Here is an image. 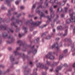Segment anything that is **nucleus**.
Instances as JSON below:
<instances>
[{"label":"nucleus","mask_w":75,"mask_h":75,"mask_svg":"<svg viewBox=\"0 0 75 75\" xmlns=\"http://www.w3.org/2000/svg\"><path fill=\"white\" fill-rule=\"evenodd\" d=\"M69 13H71V14H69L70 16L71 17L70 19H68L66 21V23L67 24H69L71 22H74L75 21V17L73 16V15L75 13L73 12L72 9H71L69 10Z\"/></svg>","instance_id":"obj_1"},{"label":"nucleus","mask_w":75,"mask_h":75,"mask_svg":"<svg viewBox=\"0 0 75 75\" xmlns=\"http://www.w3.org/2000/svg\"><path fill=\"white\" fill-rule=\"evenodd\" d=\"M41 23H42L41 21L33 22V19H31L26 22L25 24H31L32 26L35 25L36 26H38V25H40L41 24Z\"/></svg>","instance_id":"obj_2"},{"label":"nucleus","mask_w":75,"mask_h":75,"mask_svg":"<svg viewBox=\"0 0 75 75\" xmlns=\"http://www.w3.org/2000/svg\"><path fill=\"white\" fill-rule=\"evenodd\" d=\"M50 10L51 11V15L50 16H47L46 17V18H47L48 20H49V21H51V20L52 18H54L55 16V15L54 14V11H53V8L52 7H50Z\"/></svg>","instance_id":"obj_3"},{"label":"nucleus","mask_w":75,"mask_h":75,"mask_svg":"<svg viewBox=\"0 0 75 75\" xmlns=\"http://www.w3.org/2000/svg\"><path fill=\"white\" fill-rule=\"evenodd\" d=\"M62 43H60L58 46L57 42L55 43L52 46L50 47V49H53L54 48H55L57 50V52H58V51H59V47H62Z\"/></svg>","instance_id":"obj_4"},{"label":"nucleus","mask_w":75,"mask_h":75,"mask_svg":"<svg viewBox=\"0 0 75 75\" xmlns=\"http://www.w3.org/2000/svg\"><path fill=\"white\" fill-rule=\"evenodd\" d=\"M17 43H20V46H24V48H30L31 45H28L27 44H25V43H23L22 41L19 40L17 41Z\"/></svg>","instance_id":"obj_5"},{"label":"nucleus","mask_w":75,"mask_h":75,"mask_svg":"<svg viewBox=\"0 0 75 75\" xmlns=\"http://www.w3.org/2000/svg\"><path fill=\"white\" fill-rule=\"evenodd\" d=\"M52 54V52H49L45 56V57L48 59L49 58V59H54V57L51 55Z\"/></svg>","instance_id":"obj_6"},{"label":"nucleus","mask_w":75,"mask_h":75,"mask_svg":"<svg viewBox=\"0 0 75 75\" xmlns=\"http://www.w3.org/2000/svg\"><path fill=\"white\" fill-rule=\"evenodd\" d=\"M39 67L42 69H45V70L48 69V67H47L46 66L40 63H39L37 65V68H39Z\"/></svg>","instance_id":"obj_7"},{"label":"nucleus","mask_w":75,"mask_h":75,"mask_svg":"<svg viewBox=\"0 0 75 75\" xmlns=\"http://www.w3.org/2000/svg\"><path fill=\"white\" fill-rule=\"evenodd\" d=\"M69 45H71V50L72 51H74L75 50L74 43H72V40L71 39L69 40Z\"/></svg>","instance_id":"obj_8"},{"label":"nucleus","mask_w":75,"mask_h":75,"mask_svg":"<svg viewBox=\"0 0 75 75\" xmlns=\"http://www.w3.org/2000/svg\"><path fill=\"white\" fill-rule=\"evenodd\" d=\"M46 64L47 65H50L51 67H53L55 66V65H57V62H54L53 64H51V62L49 61H48V60L46 61Z\"/></svg>","instance_id":"obj_9"},{"label":"nucleus","mask_w":75,"mask_h":75,"mask_svg":"<svg viewBox=\"0 0 75 75\" xmlns=\"http://www.w3.org/2000/svg\"><path fill=\"white\" fill-rule=\"evenodd\" d=\"M20 50V47H18L16 48V51H14V52H13V54H14L15 55H21V53H20L17 52V51H18Z\"/></svg>","instance_id":"obj_10"},{"label":"nucleus","mask_w":75,"mask_h":75,"mask_svg":"<svg viewBox=\"0 0 75 75\" xmlns=\"http://www.w3.org/2000/svg\"><path fill=\"white\" fill-rule=\"evenodd\" d=\"M1 18H0V25H1ZM6 28H7V25H5L3 26V25H1L0 26V30H6Z\"/></svg>","instance_id":"obj_11"},{"label":"nucleus","mask_w":75,"mask_h":75,"mask_svg":"<svg viewBox=\"0 0 75 75\" xmlns=\"http://www.w3.org/2000/svg\"><path fill=\"white\" fill-rule=\"evenodd\" d=\"M35 47V46L34 45L32 46L31 48V50H32V51L33 52V54H35L37 52V50H35V49H34V48Z\"/></svg>","instance_id":"obj_12"},{"label":"nucleus","mask_w":75,"mask_h":75,"mask_svg":"<svg viewBox=\"0 0 75 75\" xmlns=\"http://www.w3.org/2000/svg\"><path fill=\"white\" fill-rule=\"evenodd\" d=\"M8 39H10V40H11V42H9V41H7V43H8V44H11L12 42H13V41H14V39L13 38L11 37V36H8Z\"/></svg>","instance_id":"obj_13"},{"label":"nucleus","mask_w":75,"mask_h":75,"mask_svg":"<svg viewBox=\"0 0 75 75\" xmlns=\"http://www.w3.org/2000/svg\"><path fill=\"white\" fill-rule=\"evenodd\" d=\"M42 5H40L37 8V9H36V13H38V14H40V13H41V11H39L38 10L39 8H42Z\"/></svg>","instance_id":"obj_14"},{"label":"nucleus","mask_w":75,"mask_h":75,"mask_svg":"<svg viewBox=\"0 0 75 75\" xmlns=\"http://www.w3.org/2000/svg\"><path fill=\"white\" fill-rule=\"evenodd\" d=\"M67 0H63V2L62 4H61V3L59 2L57 3V4L59 5L64 6V5H65V2L67 1Z\"/></svg>","instance_id":"obj_15"},{"label":"nucleus","mask_w":75,"mask_h":75,"mask_svg":"<svg viewBox=\"0 0 75 75\" xmlns=\"http://www.w3.org/2000/svg\"><path fill=\"white\" fill-rule=\"evenodd\" d=\"M57 17L56 18L54 19V21H57V24H59L60 23V21L58 20V15H56Z\"/></svg>","instance_id":"obj_16"},{"label":"nucleus","mask_w":75,"mask_h":75,"mask_svg":"<svg viewBox=\"0 0 75 75\" xmlns=\"http://www.w3.org/2000/svg\"><path fill=\"white\" fill-rule=\"evenodd\" d=\"M62 68V67L61 66H59L58 67H57L56 69V72H58L59 70L61 69Z\"/></svg>","instance_id":"obj_17"},{"label":"nucleus","mask_w":75,"mask_h":75,"mask_svg":"<svg viewBox=\"0 0 75 75\" xmlns=\"http://www.w3.org/2000/svg\"><path fill=\"white\" fill-rule=\"evenodd\" d=\"M16 8H12L11 9V10H9V11H8V13L7 14V16H11V13H10V11H13V10H15Z\"/></svg>","instance_id":"obj_18"},{"label":"nucleus","mask_w":75,"mask_h":75,"mask_svg":"<svg viewBox=\"0 0 75 75\" xmlns=\"http://www.w3.org/2000/svg\"><path fill=\"white\" fill-rule=\"evenodd\" d=\"M10 60L11 62L14 61V58L13 56V55H11L10 56Z\"/></svg>","instance_id":"obj_19"},{"label":"nucleus","mask_w":75,"mask_h":75,"mask_svg":"<svg viewBox=\"0 0 75 75\" xmlns=\"http://www.w3.org/2000/svg\"><path fill=\"white\" fill-rule=\"evenodd\" d=\"M6 2L8 6H10V0H7L6 1Z\"/></svg>","instance_id":"obj_20"},{"label":"nucleus","mask_w":75,"mask_h":75,"mask_svg":"<svg viewBox=\"0 0 75 75\" xmlns=\"http://www.w3.org/2000/svg\"><path fill=\"white\" fill-rule=\"evenodd\" d=\"M16 22L18 24H19L20 23H22V22L20 21V20H18V19L16 20Z\"/></svg>","instance_id":"obj_21"},{"label":"nucleus","mask_w":75,"mask_h":75,"mask_svg":"<svg viewBox=\"0 0 75 75\" xmlns=\"http://www.w3.org/2000/svg\"><path fill=\"white\" fill-rule=\"evenodd\" d=\"M67 34H68V30H66L65 31L63 35V37H65V36H66V35H67Z\"/></svg>","instance_id":"obj_22"},{"label":"nucleus","mask_w":75,"mask_h":75,"mask_svg":"<svg viewBox=\"0 0 75 75\" xmlns=\"http://www.w3.org/2000/svg\"><path fill=\"white\" fill-rule=\"evenodd\" d=\"M37 69H35L33 71V75H37Z\"/></svg>","instance_id":"obj_23"},{"label":"nucleus","mask_w":75,"mask_h":75,"mask_svg":"<svg viewBox=\"0 0 75 75\" xmlns=\"http://www.w3.org/2000/svg\"><path fill=\"white\" fill-rule=\"evenodd\" d=\"M43 12L44 13V11H43L41 13V14H40V16L41 17H45V14L43 13Z\"/></svg>","instance_id":"obj_24"},{"label":"nucleus","mask_w":75,"mask_h":75,"mask_svg":"<svg viewBox=\"0 0 75 75\" xmlns=\"http://www.w3.org/2000/svg\"><path fill=\"white\" fill-rule=\"evenodd\" d=\"M23 30H25V33H27V32L28 29L26 27L23 26Z\"/></svg>","instance_id":"obj_25"},{"label":"nucleus","mask_w":75,"mask_h":75,"mask_svg":"<svg viewBox=\"0 0 75 75\" xmlns=\"http://www.w3.org/2000/svg\"><path fill=\"white\" fill-rule=\"evenodd\" d=\"M57 30H63L64 28H62V27L61 26H58L57 27Z\"/></svg>","instance_id":"obj_26"},{"label":"nucleus","mask_w":75,"mask_h":75,"mask_svg":"<svg viewBox=\"0 0 75 75\" xmlns=\"http://www.w3.org/2000/svg\"><path fill=\"white\" fill-rule=\"evenodd\" d=\"M2 36L4 38H6V37H7V33H4L3 34Z\"/></svg>","instance_id":"obj_27"},{"label":"nucleus","mask_w":75,"mask_h":75,"mask_svg":"<svg viewBox=\"0 0 75 75\" xmlns=\"http://www.w3.org/2000/svg\"><path fill=\"white\" fill-rule=\"evenodd\" d=\"M35 8V4H34L33 5L32 7V11H31L32 13H33L34 12V11H33L34 9Z\"/></svg>","instance_id":"obj_28"},{"label":"nucleus","mask_w":75,"mask_h":75,"mask_svg":"<svg viewBox=\"0 0 75 75\" xmlns=\"http://www.w3.org/2000/svg\"><path fill=\"white\" fill-rule=\"evenodd\" d=\"M62 11V8H60L58 9L57 10V12H61Z\"/></svg>","instance_id":"obj_29"},{"label":"nucleus","mask_w":75,"mask_h":75,"mask_svg":"<svg viewBox=\"0 0 75 75\" xmlns=\"http://www.w3.org/2000/svg\"><path fill=\"white\" fill-rule=\"evenodd\" d=\"M52 37V36L51 35H48L47 37L46 38V39L47 40H49V39H50Z\"/></svg>","instance_id":"obj_30"},{"label":"nucleus","mask_w":75,"mask_h":75,"mask_svg":"<svg viewBox=\"0 0 75 75\" xmlns=\"http://www.w3.org/2000/svg\"><path fill=\"white\" fill-rule=\"evenodd\" d=\"M68 52V50L66 49L63 51V53L64 54H66Z\"/></svg>","instance_id":"obj_31"},{"label":"nucleus","mask_w":75,"mask_h":75,"mask_svg":"<svg viewBox=\"0 0 75 75\" xmlns=\"http://www.w3.org/2000/svg\"><path fill=\"white\" fill-rule=\"evenodd\" d=\"M64 58V54H62L59 56V59H62Z\"/></svg>","instance_id":"obj_32"},{"label":"nucleus","mask_w":75,"mask_h":75,"mask_svg":"<svg viewBox=\"0 0 75 75\" xmlns=\"http://www.w3.org/2000/svg\"><path fill=\"white\" fill-rule=\"evenodd\" d=\"M16 24V23L14 22H12L11 23V25H14L15 27H17V26L15 25Z\"/></svg>","instance_id":"obj_33"},{"label":"nucleus","mask_w":75,"mask_h":75,"mask_svg":"<svg viewBox=\"0 0 75 75\" xmlns=\"http://www.w3.org/2000/svg\"><path fill=\"white\" fill-rule=\"evenodd\" d=\"M40 40V38H38L36 40H34V41L35 42H38V41Z\"/></svg>","instance_id":"obj_34"},{"label":"nucleus","mask_w":75,"mask_h":75,"mask_svg":"<svg viewBox=\"0 0 75 75\" xmlns=\"http://www.w3.org/2000/svg\"><path fill=\"white\" fill-rule=\"evenodd\" d=\"M45 4L46 5V6H48V0H46Z\"/></svg>","instance_id":"obj_35"},{"label":"nucleus","mask_w":75,"mask_h":75,"mask_svg":"<svg viewBox=\"0 0 75 75\" xmlns=\"http://www.w3.org/2000/svg\"><path fill=\"white\" fill-rule=\"evenodd\" d=\"M68 8H67V7H66L64 9L65 10V11H64V13H66L67 12V10L68 9Z\"/></svg>","instance_id":"obj_36"},{"label":"nucleus","mask_w":75,"mask_h":75,"mask_svg":"<svg viewBox=\"0 0 75 75\" xmlns=\"http://www.w3.org/2000/svg\"><path fill=\"white\" fill-rule=\"evenodd\" d=\"M24 34H22L21 35L20 33L18 34V36L19 37H23V36H24Z\"/></svg>","instance_id":"obj_37"},{"label":"nucleus","mask_w":75,"mask_h":75,"mask_svg":"<svg viewBox=\"0 0 75 75\" xmlns=\"http://www.w3.org/2000/svg\"><path fill=\"white\" fill-rule=\"evenodd\" d=\"M47 25V24L45 25L42 26H40V28H44V27H46Z\"/></svg>","instance_id":"obj_38"},{"label":"nucleus","mask_w":75,"mask_h":75,"mask_svg":"<svg viewBox=\"0 0 75 75\" xmlns=\"http://www.w3.org/2000/svg\"><path fill=\"white\" fill-rule=\"evenodd\" d=\"M55 29H54L53 30V33H52V35H54L55 34Z\"/></svg>","instance_id":"obj_39"},{"label":"nucleus","mask_w":75,"mask_h":75,"mask_svg":"<svg viewBox=\"0 0 75 75\" xmlns=\"http://www.w3.org/2000/svg\"><path fill=\"white\" fill-rule=\"evenodd\" d=\"M9 71H10V70H9V69H8L6 71H5V72L3 73V74H5L6 73H7V72H8Z\"/></svg>","instance_id":"obj_40"},{"label":"nucleus","mask_w":75,"mask_h":75,"mask_svg":"<svg viewBox=\"0 0 75 75\" xmlns=\"http://www.w3.org/2000/svg\"><path fill=\"white\" fill-rule=\"evenodd\" d=\"M54 0H50V2L51 3H54Z\"/></svg>","instance_id":"obj_41"},{"label":"nucleus","mask_w":75,"mask_h":75,"mask_svg":"<svg viewBox=\"0 0 75 75\" xmlns=\"http://www.w3.org/2000/svg\"><path fill=\"white\" fill-rule=\"evenodd\" d=\"M58 0H54V3H58Z\"/></svg>","instance_id":"obj_42"},{"label":"nucleus","mask_w":75,"mask_h":75,"mask_svg":"<svg viewBox=\"0 0 75 75\" xmlns=\"http://www.w3.org/2000/svg\"><path fill=\"white\" fill-rule=\"evenodd\" d=\"M37 31H35L33 32V34L34 35L35 34H37Z\"/></svg>","instance_id":"obj_43"},{"label":"nucleus","mask_w":75,"mask_h":75,"mask_svg":"<svg viewBox=\"0 0 75 75\" xmlns=\"http://www.w3.org/2000/svg\"><path fill=\"white\" fill-rule=\"evenodd\" d=\"M47 34V32H45L42 35V36L43 35H45L46 34Z\"/></svg>","instance_id":"obj_44"},{"label":"nucleus","mask_w":75,"mask_h":75,"mask_svg":"<svg viewBox=\"0 0 75 75\" xmlns=\"http://www.w3.org/2000/svg\"><path fill=\"white\" fill-rule=\"evenodd\" d=\"M21 10H23V9H24V7L22 6L21 7Z\"/></svg>","instance_id":"obj_45"},{"label":"nucleus","mask_w":75,"mask_h":75,"mask_svg":"<svg viewBox=\"0 0 75 75\" xmlns=\"http://www.w3.org/2000/svg\"><path fill=\"white\" fill-rule=\"evenodd\" d=\"M9 31L11 32V33H13V30H11V29H9Z\"/></svg>","instance_id":"obj_46"},{"label":"nucleus","mask_w":75,"mask_h":75,"mask_svg":"<svg viewBox=\"0 0 75 75\" xmlns=\"http://www.w3.org/2000/svg\"><path fill=\"white\" fill-rule=\"evenodd\" d=\"M57 5H56L55 6H53V8H57Z\"/></svg>","instance_id":"obj_47"},{"label":"nucleus","mask_w":75,"mask_h":75,"mask_svg":"<svg viewBox=\"0 0 75 75\" xmlns=\"http://www.w3.org/2000/svg\"><path fill=\"white\" fill-rule=\"evenodd\" d=\"M61 17H62V18L64 17V14H62L61 15Z\"/></svg>","instance_id":"obj_48"},{"label":"nucleus","mask_w":75,"mask_h":75,"mask_svg":"<svg viewBox=\"0 0 75 75\" xmlns=\"http://www.w3.org/2000/svg\"><path fill=\"white\" fill-rule=\"evenodd\" d=\"M15 4H18V1H17L15 2Z\"/></svg>","instance_id":"obj_49"},{"label":"nucleus","mask_w":75,"mask_h":75,"mask_svg":"<svg viewBox=\"0 0 75 75\" xmlns=\"http://www.w3.org/2000/svg\"><path fill=\"white\" fill-rule=\"evenodd\" d=\"M21 14H19V16H18L16 18H18L19 17H20V16H21Z\"/></svg>","instance_id":"obj_50"},{"label":"nucleus","mask_w":75,"mask_h":75,"mask_svg":"<svg viewBox=\"0 0 75 75\" xmlns=\"http://www.w3.org/2000/svg\"><path fill=\"white\" fill-rule=\"evenodd\" d=\"M46 75V72H44L43 73L42 75Z\"/></svg>","instance_id":"obj_51"},{"label":"nucleus","mask_w":75,"mask_h":75,"mask_svg":"<svg viewBox=\"0 0 75 75\" xmlns=\"http://www.w3.org/2000/svg\"><path fill=\"white\" fill-rule=\"evenodd\" d=\"M52 71H53V69H50V72H52Z\"/></svg>","instance_id":"obj_52"},{"label":"nucleus","mask_w":75,"mask_h":75,"mask_svg":"<svg viewBox=\"0 0 75 75\" xmlns=\"http://www.w3.org/2000/svg\"><path fill=\"white\" fill-rule=\"evenodd\" d=\"M33 15H32L31 16V15H28L29 17H33Z\"/></svg>","instance_id":"obj_53"},{"label":"nucleus","mask_w":75,"mask_h":75,"mask_svg":"<svg viewBox=\"0 0 75 75\" xmlns=\"http://www.w3.org/2000/svg\"><path fill=\"white\" fill-rule=\"evenodd\" d=\"M8 50L9 51H11V50H12L11 47H10L8 48Z\"/></svg>","instance_id":"obj_54"},{"label":"nucleus","mask_w":75,"mask_h":75,"mask_svg":"<svg viewBox=\"0 0 75 75\" xmlns=\"http://www.w3.org/2000/svg\"><path fill=\"white\" fill-rule=\"evenodd\" d=\"M64 67H68V64H64Z\"/></svg>","instance_id":"obj_55"},{"label":"nucleus","mask_w":75,"mask_h":75,"mask_svg":"<svg viewBox=\"0 0 75 75\" xmlns=\"http://www.w3.org/2000/svg\"><path fill=\"white\" fill-rule=\"evenodd\" d=\"M33 28H30V31H33Z\"/></svg>","instance_id":"obj_56"},{"label":"nucleus","mask_w":75,"mask_h":75,"mask_svg":"<svg viewBox=\"0 0 75 75\" xmlns=\"http://www.w3.org/2000/svg\"><path fill=\"white\" fill-rule=\"evenodd\" d=\"M1 9H2V10H4V6H2Z\"/></svg>","instance_id":"obj_57"},{"label":"nucleus","mask_w":75,"mask_h":75,"mask_svg":"<svg viewBox=\"0 0 75 75\" xmlns=\"http://www.w3.org/2000/svg\"><path fill=\"white\" fill-rule=\"evenodd\" d=\"M59 40V38H57L56 39V40Z\"/></svg>","instance_id":"obj_58"},{"label":"nucleus","mask_w":75,"mask_h":75,"mask_svg":"<svg viewBox=\"0 0 75 75\" xmlns=\"http://www.w3.org/2000/svg\"><path fill=\"white\" fill-rule=\"evenodd\" d=\"M19 31V29H16V32H18Z\"/></svg>","instance_id":"obj_59"},{"label":"nucleus","mask_w":75,"mask_h":75,"mask_svg":"<svg viewBox=\"0 0 75 75\" xmlns=\"http://www.w3.org/2000/svg\"><path fill=\"white\" fill-rule=\"evenodd\" d=\"M14 20V17H13L11 19V21H12V20Z\"/></svg>","instance_id":"obj_60"},{"label":"nucleus","mask_w":75,"mask_h":75,"mask_svg":"<svg viewBox=\"0 0 75 75\" xmlns=\"http://www.w3.org/2000/svg\"><path fill=\"white\" fill-rule=\"evenodd\" d=\"M0 67H2V68H4V67L2 65H0Z\"/></svg>","instance_id":"obj_61"},{"label":"nucleus","mask_w":75,"mask_h":75,"mask_svg":"<svg viewBox=\"0 0 75 75\" xmlns=\"http://www.w3.org/2000/svg\"><path fill=\"white\" fill-rule=\"evenodd\" d=\"M56 75H61V73H57L56 74Z\"/></svg>","instance_id":"obj_62"},{"label":"nucleus","mask_w":75,"mask_h":75,"mask_svg":"<svg viewBox=\"0 0 75 75\" xmlns=\"http://www.w3.org/2000/svg\"><path fill=\"white\" fill-rule=\"evenodd\" d=\"M29 64H30V65H32V64H33V62H30L29 63Z\"/></svg>","instance_id":"obj_63"},{"label":"nucleus","mask_w":75,"mask_h":75,"mask_svg":"<svg viewBox=\"0 0 75 75\" xmlns=\"http://www.w3.org/2000/svg\"><path fill=\"white\" fill-rule=\"evenodd\" d=\"M73 67H75V63H74L73 65Z\"/></svg>","instance_id":"obj_64"}]
</instances>
